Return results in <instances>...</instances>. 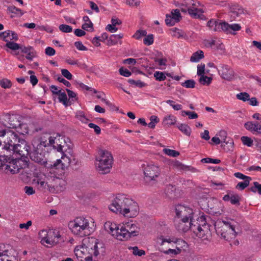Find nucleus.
Here are the masks:
<instances>
[{
	"instance_id": "nucleus-18",
	"label": "nucleus",
	"mask_w": 261,
	"mask_h": 261,
	"mask_svg": "<svg viewBox=\"0 0 261 261\" xmlns=\"http://www.w3.org/2000/svg\"><path fill=\"white\" fill-rule=\"evenodd\" d=\"M217 70L219 75L224 80L230 81L234 77L233 70L227 65L220 64Z\"/></svg>"
},
{
	"instance_id": "nucleus-38",
	"label": "nucleus",
	"mask_w": 261,
	"mask_h": 261,
	"mask_svg": "<svg viewBox=\"0 0 261 261\" xmlns=\"http://www.w3.org/2000/svg\"><path fill=\"white\" fill-rule=\"evenodd\" d=\"M8 10L9 12L14 13L18 16H21L24 14V12L22 11L14 6H10L8 7Z\"/></svg>"
},
{
	"instance_id": "nucleus-36",
	"label": "nucleus",
	"mask_w": 261,
	"mask_h": 261,
	"mask_svg": "<svg viewBox=\"0 0 261 261\" xmlns=\"http://www.w3.org/2000/svg\"><path fill=\"white\" fill-rule=\"evenodd\" d=\"M123 37V34L122 33L118 35H112L109 37L108 41L110 45H115L118 43L119 41Z\"/></svg>"
},
{
	"instance_id": "nucleus-22",
	"label": "nucleus",
	"mask_w": 261,
	"mask_h": 261,
	"mask_svg": "<svg viewBox=\"0 0 261 261\" xmlns=\"http://www.w3.org/2000/svg\"><path fill=\"white\" fill-rule=\"evenodd\" d=\"M65 138L59 134L53 135L48 138V144L58 150V148L63 144Z\"/></svg>"
},
{
	"instance_id": "nucleus-29",
	"label": "nucleus",
	"mask_w": 261,
	"mask_h": 261,
	"mask_svg": "<svg viewBox=\"0 0 261 261\" xmlns=\"http://www.w3.org/2000/svg\"><path fill=\"white\" fill-rule=\"evenodd\" d=\"M74 252L77 258H81L83 260H84L86 256H88V252L85 243L82 246L76 247Z\"/></svg>"
},
{
	"instance_id": "nucleus-34",
	"label": "nucleus",
	"mask_w": 261,
	"mask_h": 261,
	"mask_svg": "<svg viewBox=\"0 0 261 261\" xmlns=\"http://www.w3.org/2000/svg\"><path fill=\"white\" fill-rule=\"evenodd\" d=\"M75 117L83 123H87L89 121L88 117L86 116L85 113L82 111H77L75 113Z\"/></svg>"
},
{
	"instance_id": "nucleus-20",
	"label": "nucleus",
	"mask_w": 261,
	"mask_h": 261,
	"mask_svg": "<svg viewBox=\"0 0 261 261\" xmlns=\"http://www.w3.org/2000/svg\"><path fill=\"white\" fill-rule=\"evenodd\" d=\"M175 225L178 231L182 232H187L195 227V225L193 226L192 220L176 219Z\"/></svg>"
},
{
	"instance_id": "nucleus-17",
	"label": "nucleus",
	"mask_w": 261,
	"mask_h": 261,
	"mask_svg": "<svg viewBox=\"0 0 261 261\" xmlns=\"http://www.w3.org/2000/svg\"><path fill=\"white\" fill-rule=\"evenodd\" d=\"M12 151L21 157L29 155L31 152L30 147L27 142L23 139H20Z\"/></svg>"
},
{
	"instance_id": "nucleus-39",
	"label": "nucleus",
	"mask_w": 261,
	"mask_h": 261,
	"mask_svg": "<svg viewBox=\"0 0 261 261\" xmlns=\"http://www.w3.org/2000/svg\"><path fill=\"white\" fill-rule=\"evenodd\" d=\"M58 99L60 102L67 107L69 105L68 98L65 92H60L59 94Z\"/></svg>"
},
{
	"instance_id": "nucleus-11",
	"label": "nucleus",
	"mask_w": 261,
	"mask_h": 261,
	"mask_svg": "<svg viewBox=\"0 0 261 261\" xmlns=\"http://www.w3.org/2000/svg\"><path fill=\"white\" fill-rule=\"evenodd\" d=\"M143 172L147 180L154 181L161 175L162 171L158 164L151 162L144 165Z\"/></svg>"
},
{
	"instance_id": "nucleus-54",
	"label": "nucleus",
	"mask_w": 261,
	"mask_h": 261,
	"mask_svg": "<svg viewBox=\"0 0 261 261\" xmlns=\"http://www.w3.org/2000/svg\"><path fill=\"white\" fill-rule=\"evenodd\" d=\"M143 39V43L145 45H150L153 43V36L152 34L145 36Z\"/></svg>"
},
{
	"instance_id": "nucleus-24",
	"label": "nucleus",
	"mask_w": 261,
	"mask_h": 261,
	"mask_svg": "<svg viewBox=\"0 0 261 261\" xmlns=\"http://www.w3.org/2000/svg\"><path fill=\"white\" fill-rule=\"evenodd\" d=\"M241 27L238 23L229 24L225 22H223L222 31L227 34L236 35V32L240 31Z\"/></svg>"
},
{
	"instance_id": "nucleus-3",
	"label": "nucleus",
	"mask_w": 261,
	"mask_h": 261,
	"mask_svg": "<svg viewBox=\"0 0 261 261\" xmlns=\"http://www.w3.org/2000/svg\"><path fill=\"white\" fill-rule=\"evenodd\" d=\"M71 232L79 237H84L89 236L92 231L90 226V221L84 217H77L68 224Z\"/></svg>"
},
{
	"instance_id": "nucleus-8",
	"label": "nucleus",
	"mask_w": 261,
	"mask_h": 261,
	"mask_svg": "<svg viewBox=\"0 0 261 261\" xmlns=\"http://www.w3.org/2000/svg\"><path fill=\"white\" fill-rule=\"evenodd\" d=\"M88 252V256L81 259L80 261H92V256L96 257L104 252L103 245L94 238L88 239V242L85 243Z\"/></svg>"
},
{
	"instance_id": "nucleus-10",
	"label": "nucleus",
	"mask_w": 261,
	"mask_h": 261,
	"mask_svg": "<svg viewBox=\"0 0 261 261\" xmlns=\"http://www.w3.org/2000/svg\"><path fill=\"white\" fill-rule=\"evenodd\" d=\"M129 199L130 197L125 194L117 195L109 205L110 210L116 214H121Z\"/></svg>"
},
{
	"instance_id": "nucleus-44",
	"label": "nucleus",
	"mask_w": 261,
	"mask_h": 261,
	"mask_svg": "<svg viewBox=\"0 0 261 261\" xmlns=\"http://www.w3.org/2000/svg\"><path fill=\"white\" fill-rule=\"evenodd\" d=\"M150 122L148 124H147V125L151 128H154L156 124L159 122V118L155 115L151 116L150 117Z\"/></svg>"
},
{
	"instance_id": "nucleus-55",
	"label": "nucleus",
	"mask_w": 261,
	"mask_h": 261,
	"mask_svg": "<svg viewBox=\"0 0 261 261\" xmlns=\"http://www.w3.org/2000/svg\"><path fill=\"white\" fill-rule=\"evenodd\" d=\"M195 82L193 80H186L184 83L181 84L183 87L187 88H193L195 87Z\"/></svg>"
},
{
	"instance_id": "nucleus-48",
	"label": "nucleus",
	"mask_w": 261,
	"mask_h": 261,
	"mask_svg": "<svg viewBox=\"0 0 261 261\" xmlns=\"http://www.w3.org/2000/svg\"><path fill=\"white\" fill-rule=\"evenodd\" d=\"M0 85L5 89L10 88L12 86V83L7 79H3L0 81Z\"/></svg>"
},
{
	"instance_id": "nucleus-30",
	"label": "nucleus",
	"mask_w": 261,
	"mask_h": 261,
	"mask_svg": "<svg viewBox=\"0 0 261 261\" xmlns=\"http://www.w3.org/2000/svg\"><path fill=\"white\" fill-rule=\"evenodd\" d=\"M21 50L22 53L27 54L25 58L30 61H32L35 56L36 52L34 49L30 46H22Z\"/></svg>"
},
{
	"instance_id": "nucleus-61",
	"label": "nucleus",
	"mask_w": 261,
	"mask_h": 261,
	"mask_svg": "<svg viewBox=\"0 0 261 261\" xmlns=\"http://www.w3.org/2000/svg\"><path fill=\"white\" fill-rule=\"evenodd\" d=\"M171 16H172L175 20H176L177 22L179 21L180 18L181 17L179 11L177 9L173 10L171 12Z\"/></svg>"
},
{
	"instance_id": "nucleus-37",
	"label": "nucleus",
	"mask_w": 261,
	"mask_h": 261,
	"mask_svg": "<svg viewBox=\"0 0 261 261\" xmlns=\"http://www.w3.org/2000/svg\"><path fill=\"white\" fill-rule=\"evenodd\" d=\"M178 129L185 135L189 136L191 134V129L189 126L185 123H181L177 126Z\"/></svg>"
},
{
	"instance_id": "nucleus-9",
	"label": "nucleus",
	"mask_w": 261,
	"mask_h": 261,
	"mask_svg": "<svg viewBox=\"0 0 261 261\" xmlns=\"http://www.w3.org/2000/svg\"><path fill=\"white\" fill-rule=\"evenodd\" d=\"M0 137H2L1 140L4 143V144H2V149L10 151L13 150L14 146L19 139L17 135L10 130L0 132Z\"/></svg>"
},
{
	"instance_id": "nucleus-41",
	"label": "nucleus",
	"mask_w": 261,
	"mask_h": 261,
	"mask_svg": "<svg viewBox=\"0 0 261 261\" xmlns=\"http://www.w3.org/2000/svg\"><path fill=\"white\" fill-rule=\"evenodd\" d=\"M17 131L22 134L24 135L27 134L29 133V128L27 124L25 123H20V125L16 128Z\"/></svg>"
},
{
	"instance_id": "nucleus-5",
	"label": "nucleus",
	"mask_w": 261,
	"mask_h": 261,
	"mask_svg": "<svg viewBox=\"0 0 261 261\" xmlns=\"http://www.w3.org/2000/svg\"><path fill=\"white\" fill-rule=\"evenodd\" d=\"M180 240L174 237L164 236L162 234L159 235L156 239V244L161 247L160 250L166 254L177 255L181 252V249L176 247L175 249H164V246L167 244L168 246L173 244H176Z\"/></svg>"
},
{
	"instance_id": "nucleus-40",
	"label": "nucleus",
	"mask_w": 261,
	"mask_h": 261,
	"mask_svg": "<svg viewBox=\"0 0 261 261\" xmlns=\"http://www.w3.org/2000/svg\"><path fill=\"white\" fill-rule=\"evenodd\" d=\"M253 186L249 189V190L253 193L257 192L258 194L261 195V184L257 181L253 182Z\"/></svg>"
},
{
	"instance_id": "nucleus-4",
	"label": "nucleus",
	"mask_w": 261,
	"mask_h": 261,
	"mask_svg": "<svg viewBox=\"0 0 261 261\" xmlns=\"http://www.w3.org/2000/svg\"><path fill=\"white\" fill-rule=\"evenodd\" d=\"M237 223L233 220L219 221L215 225L216 231L226 240L234 238L237 234L236 228Z\"/></svg>"
},
{
	"instance_id": "nucleus-12",
	"label": "nucleus",
	"mask_w": 261,
	"mask_h": 261,
	"mask_svg": "<svg viewBox=\"0 0 261 261\" xmlns=\"http://www.w3.org/2000/svg\"><path fill=\"white\" fill-rule=\"evenodd\" d=\"M39 236L42 238L41 241L51 245L58 243L61 239L60 233L58 231L42 230L39 232Z\"/></svg>"
},
{
	"instance_id": "nucleus-23",
	"label": "nucleus",
	"mask_w": 261,
	"mask_h": 261,
	"mask_svg": "<svg viewBox=\"0 0 261 261\" xmlns=\"http://www.w3.org/2000/svg\"><path fill=\"white\" fill-rule=\"evenodd\" d=\"M73 144L69 140V139H65L63 142V144L58 148V152H62V154H69L70 156H73Z\"/></svg>"
},
{
	"instance_id": "nucleus-28",
	"label": "nucleus",
	"mask_w": 261,
	"mask_h": 261,
	"mask_svg": "<svg viewBox=\"0 0 261 261\" xmlns=\"http://www.w3.org/2000/svg\"><path fill=\"white\" fill-rule=\"evenodd\" d=\"M172 37L178 39H188V35L182 30L177 28H173L170 30Z\"/></svg>"
},
{
	"instance_id": "nucleus-2",
	"label": "nucleus",
	"mask_w": 261,
	"mask_h": 261,
	"mask_svg": "<svg viewBox=\"0 0 261 261\" xmlns=\"http://www.w3.org/2000/svg\"><path fill=\"white\" fill-rule=\"evenodd\" d=\"M113 162V156L110 151L102 149L98 150L95 156V166L99 173L106 174L110 173Z\"/></svg>"
},
{
	"instance_id": "nucleus-15",
	"label": "nucleus",
	"mask_w": 261,
	"mask_h": 261,
	"mask_svg": "<svg viewBox=\"0 0 261 261\" xmlns=\"http://www.w3.org/2000/svg\"><path fill=\"white\" fill-rule=\"evenodd\" d=\"M205 9L204 5L200 2H195L188 8V12L194 18L202 19L204 16L203 13L205 12Z\"/></svg>"
},
{
	"instance_id": "nucleus-56",
	"label": "nucleus",
	"mask_w": 261,
	"mask_h": 261,
	"mask_svg": "<svg viewBox=\"0 0 261 261\" xmlns=\"http://www.w3.org/2000/svg\"><path fill=\"white\" fill-rule=\"evenodd\" d=\"M147 32L145 30H138L133 35V37L136 39H140L143 36H146Z\"/></svg>"
},
{
	"instance_id": "nucleus-50",
	"label": "nucleus",
	"mask_w": 261,
	"mask_h": 261,
	"mask_svg": "<svg viewBox=\"0 0 261 261\" xmlns=\"http://www.w3.org/2000/svg\"><path fill=\"white\" fill-rule=\"evenodd\" d=\"M163 152L166 154H167L169 156H173V157H176L178 155H179V152H178L176 150H174L167 149V148L164 149Z\"/></svg>"
},
{
	"instance_id": "nucleus-63",
	"label": "nucleus",
	"mask_w": 261,
	"mask_h": 261,
	"mask_svg": "<svg viewBox=\"0 0 261 261\" xmlns=\"http://www.w3.org/2000/svg\"><path fill=\"white\" fill-rule=\"evenodd\" d=\"M10 33H11V31L10 30L2 32L0 34V37L3 38L5 41L8 42V41H9Z\"/></svg>"
},
{
	"instance_id": "nucleus-57",
	"label": "nucleus",
	"mask_w": 261,
	"mask_h": 261,
	"mask_svg": "<svg viewBox=\"0 0 261 261\" xmlns=\"http://www.w3.org/2000/svg\"><path fill=\"white\" fill-rule=\"evenodd\" d=\"M154 76L155 80L159 81H164L166 79V75L165 74L160 71H155L154 73Z\"/></svg>"
},
{
	"instance_id": "nucleus-35",
	"label": "nucleus",
	"mask_w": 261,
	"mask_h": 261,
	"mask_svg": "<svg viewBox=\"0 0 261 261\" xmlns=\"http://www.w3.org/2000/svg\"><path fill=\"white\" fill-rule=\"evenodd\" d=\"M204 58V53L201 50H198L194 53L190 58V61L192 62H198L199 60Z\"/></svg>"
},
{
	"instance_id": "nucleus-16",
	"label": "nucleus",
	"mask_w": 261,
	"mask_h": 261,
	"mask_svg": "<svg viewBox=\"0 0 261 261\" xmlns=\"http://www.w3.org/2000/svg\"><path fill=\"white\" fill-rule=\"evenodd\" d=\"M200 219L203 221L204 223L201 225H198L196 229L194 227L193 230L198 238L203 240H207L211 234L209 226L206 224L204 217L202 216L200 217Z\"/></svg>"
},
{
	"instance_id": "nucleus-1",
	"label": "nucleus",
	"mask_w": 261,
	"mask_h": 261,
	"mask_svg": "<svg viewBox=\"0 0 261 261\" xmlns=\"http://www.w3.org/2000/svg\"><path fill=\"white\" fill-rule=\"evenodd\" d=\"M55 172V169L51 168L47 175L37 173L33 179V184L40 191L48 189L51 191L52 189L63 190L64 181Z\"/></svg>"
},
{
	"instance_id": "nucleus-46",
	"label": "nucleus",
	"mask_w": 261,
	"mask_h": 261,
	"mask_svg": "<svg viewBox=\"0 0 261 261\" xmlns=\"http://www.w3.org/2000/svg\"><path fill=\"white\" fill-rule=\"evenodd\" d=\"M241 140L244 145L248 147H251L253 145V140L247 136H242L241 138Z\"/></svg>"
},
{
	"instance_id": "nucleus-32",
	"label": "nucleus",
	"mask_w": 261,
	"mask_h": 261,
	"mask_svg": "<svg viewBox=\"0 0 261 261\" xmlns=\"http://www.w3.org/2000/svg\"><path fill=\"white\" fill-rule=\"evenodd\" d=\"M83 19L85 23L82 24V28L86 31H93L94 30L93 24L90 21L89 17L88 16H85Z\"/></svg>"
},
{
	"instance_id": "nucleus-19",
	"label": "nucleus",
	"mask_w": 261,
	"mask_h": 261,
	"mask_svg": "<svg viewBox=\"0 0 261 261\" xmlns=\"http://www.w3.org/2000/svg\"><path fill=\"white\" fill-rule=\"evenodd\" d=\"M73 158L74 154H73V156H70L69 154H62L61 159L57 160L51 168H54L55 171L58 168L64 170L69 167L71 161V158Z\"/></svg>"
},
{
	"instance_id": "nucleus-43",
	"label": "nucleus",
	"mask_w": 261,
	"mask_h": 261,
	"mask_svg": "<svg viewBox=\"0 0 261 261\" xmlns=\"http://www.w3.org/2000/svg\"><path fill=\"white\" fill-rule=\"evenodd\" d=\"M6 46L12 50H16L19 49H21L22 46H20L19 44L12 41H8L6 44Z\"/></svg>"
},
{
	"instance_id": "nucleus-26",
	"label": "nucleus",
	"mask_w": 261,
	"mask_h": 261,
	"mask_svg": "<svg viewBox=\"0 0 261 261\" xmlns=\"http://www.w3.org/2000/svg\"><path fill=\"white\" fill-rule=\"evenodd\" d=\"M29 155L32 161L41 165L46 166L47 162L42 154L39 153L36 150H35L34 151L30 152Z\"/></svg>"
},
{
	"instance_id": "nucleus-59",
	"label": "nucleus",
	"mask_w": 261,
	"mask_h": 261,
	"mask_svg": "<svg viewBox=\"0 0 261 261\" xmlns=\"http://www.w3.org/2000/svg\"><path fill=\"white\" fill-rule=\"evenodd\" d=\"M202 162H204L205 163H212V164H219L221 162V161L219 159H212L210 158H206L202 159L201 160Z\"/></svg>"
},
{
	"instance_id": "nucleus-51",
	"label": "nucleus",
	"mask_w": 261,
	"mask_h": 261,
	"mask_svg": "<svg viewBox=\"0 0 261 261\" xmlns=\"http://www.w3.org/2000/svg\"><path fill=\"white\" fill-rule=\"evenodd\" d=\"M60 31L63 33H70L72 31V28L67 24H61L59 27Z\"/></svg>"
},
{
	"instance_id": "nucleus-60",
	"label": "nucleus",
	"mask_w": 261,
	"mask_h": 261,
	"mask_svg": "<svg viewBox=\"0 0 261 261\" xmlns=\"http://www.w3.org/2000/svg\"><path fill=\"white\" fill-rule=\"evenodd\" d=\"M240 198L239 195L238 194H233V193L231 194V197H230V202L232 204H239Z\"/></svg>"
},
{
	"instance_id": "nucleus-27",
	"label": "nucleus",
	"mask_w": 261,
	"mask_h": 261,
	"mask_svg": "<svg viewBox=\"0 0 261 261\" xmlns=\"http://www.w3.org/2000/svg\"><path fill=\"white\" fill-rule=\"evenodd\" d=\"M244 127L253 134H261V124L258 122L248 121L245 123Z\"/></svg>"
},
{
	"instance_id": "nucleus-13",
	"label": "nucleus",
	"mask_w": 261,
	"mask_h": 261,
	"mask_svg": "<svg viewBox=\"0 0 261 261\" xmlns=\"http://www.w3.org/2000/svg\"><path fill=\"white\" fill-rule=\"evenodd\" d=\"M175 213L177 219L192 220L193 210L190 207L179 204L175 207Z\"/></svg>"
},
{
	"instance_id": "nucleus-25",
	"label": "nucleus",
	"mask_w": 261,
	"mask_h": 261,
	"mask_svg": "<svg viewBox=\"0 0 261 261\" xmlns=\"http://www.w3.org/2000/svg\"><path fill=\"white\" fill-rule=\"evenodd\" d=\"M5 118L8 120V124L6 125L8 127L16 129L20 125L18 116L16 115H10L7 114L5 115Z\"/></svg>"
},
{
	"instance_id": "nucleus-42",
	"label": "nucleus",
	"mask_w": 261,
	"mask_h": 261,
	"mask_svg": "<svg viewBox=\"0 0 261 261\" xmlns=\"http://www.w3.org/2000/svg\"><path fill=\"white\" fill-rule=\"evenodd\" d=\"M128 82L133 85H134L135 87L143 88L145 87L147 85L146 83L142 82L140 80L135 81L133 79H129Z\"/></svg>"
},
{
	"instance_id": "nucleus-49",
	"label": "nucleus",
	"mask_w": 261,
	"mask_h": 261,
	"mask_svg": "<svg viewBox=\"0 0 261 261\" xmlns=\"http://www.w3.org/2000/svg\"><path fill=\"white\" fill-rule=\"evenodd\" d=\"M251 179H246L243 182H239L236 186V188L240 190H243L249 185Z\"/></svg>"
},
{
	"instance_id": "nucleus-31",
	"label": "nucleus",
	"mask_w": 261,
	"mask_h": 261,
	"mask_svg": "<svg viewBox=\"0 0 261 261\" xmlns=\"http://www.w3.org/2000/svg\"><path fill=\"white\" fill-rule=\"evenodd\" d=\"M222 24L223 22H218L214 19H211L207 22V27L214 31H222Z\"/></svg>"
},
{
	"instance_id": "nucleus-21",
	"label": "nucleus",
	"mask_w": 261,
	"mask_h": 261,
	"mask_svg": "<svg viewBox=\"0 0 261 261\" xmlns=\"http://www.w3.org/2000/svg\"><path fill=\"white\" fill-rule=\"evenodd\" d=\"M121 225V224L117 225V224L115 223L107 222L105 223L104 226L105 229L107 231L111 233L116 239L119 240L118 236L122 234L120 232Z\"/></svg>"
},
{
	"instance_id": "nucleus-45",
	"label": "nucleus",
	"mask_w": 261,
	"mask_h": 261,
	"mask_svg": "<svg viewBox=\"0 0 261 261\" xmlns=\"http://www.w3.org/2000/svg\"><path fill=\"white\" fill-rule=\"evenodd\" d=\"M181 115L182 116H185L186 115L188 116L189 119H195L198 118V115L194 112L191 111H181Z\"/></svg>"
},
{
	"instance_id": "nucleus-7",
	"label": "nucleus",
	"mask_w": 261,
	"mask_h": 261,
	"mask_svg": "<svg viewBox=\"0 0 261 261\" xmlns=\"http://www.w3.org/2000/svg\"><path fill=\"white\" fill-rule=\"evenodd\" d=\"M140 227L136 223L130 220L123 223L120 226V232L121 234L118 236L119 240H127L132 237H135L139 234Z\"/></svg>"
},
{
	"instance_id": "nucleus-6",
	"label": "nucleus",
	"mask_w": 261,
	"mask_h": 261,
	"mask_svg": "<svg viewBox=\"0 0 261 261\" xmlns=\"http://www.w3.org/2000/svg\"><path fill=\"white\" fill-rule=\"evenodd\" d=\"M0 160V169L6 174H14L18 173L21 167L19 161L7 155H2Z\"/></svg>"
},
{
	"instance_id": "nucleus-14",
	"label": "nucleus",
	"mask_w": 261,
	"mask_h": 261,
	"mask_svg": "<svg viewBox=\"0 0 261 261\" xmlns=\"http://www.w3.org/2000/svg\"><path fill=\"white\" fill-rule=\"evenodd\" d=\"M139 211V207L138 203L130 198L121 215L129 218H134L138 215Z\"/></svg>"
},
{
	"instance_id": "nucleus-53",
	"label": "nucleus",
	"mask_w": 261,
	"mask_h": 261,
	"mask_svg": "<svg viewBox=\"0 0 261 261\" xmlns=\"http://www.w3.org/2000/svg\"><path fill=\"white\" fill-rule=\"evenodd\" d=\"M200 77L199 79V82L202 85H209L212 80V79L210 77L205 76L204 75H200Z\"/></svg>"
},
{
	"instance_id": "nucleus-62",
	"label": "nucleus",
	"mask_w": 261,
	"mask_h": 261,
	"mask_svg": "<svg viewBox=\"0 0 261 261\" xmlns=\"http://www.w3.org/2000/svg\"><path fill=\"white\" fill-rule=\"evenodd\" d=\"M132 249L133 250V253L135 255L141 256L145 254V252L143 250H140L136 246L132 247Z\"/></svg>"
},
{
	"instance_id": "nucleus-64",
	"label": "nucleus",
	"mask_w": 261,
	"mask_h": 261,
	"mask_svg": "<svg viewBox=\"0 0 261 261\" xmlns=\"http://www.w3.org/2000/svg\"><path fill=\"white\" fill-rule=\"evenodd\" d=\"M61 73L64 77L68 80H71L72 79L73 76L72 74L67 69H61Z\"/></svg>"
},
{
	"instance_id": "nucleus-47",
	"label": "nucleus",
	"mask_w": 261,
	"mask_h": 261,
	"mask_svg": "<svg viewBox=\"0 0 261 261\" xmlns=\"http://www.w3.org/2000/svg\"><path fill=\"white\" fill-rule=\"evenodd\" d=\"M249 94L246 92H241L236 95L237 99L243 101H248L249 99Z\"/></svg>"
},
{
	"instance_id": "nucleus-58",
	"label": "nucleus",
	"mask_w": 261,
	"mask_h": 261,
	"mask_svg": "<svg viewBox=\"0 0 261 261\" xmlns=\"http://www.w3.org/2000/svg\"><path fill=\"white\" fill-rule=\"evenodd\" d=\"M165 22L166 24L169 26H173L177 22L176 20L170 15H166Z\"/></svg>"
},
{
	"instance_id": "nucleus-33",
	"label": "nucleus",
	"mask_w": 261,
	"mask_h": 261,
	"mask_svg": "<svg viewBox=\"0 0 261 261\" xmlns=\"http://www.w3.org/2000/svg\"><path fill=\"white\" fill-rule=\"evenodd\" d=\"M176 118L173 115H169L163 119V123L164 125L170 126L176 122Z\"/></svg>"
},
{
	"instance_id": "nucleus-52",
	"label": "nucleus",
	"mask_w": 261,
	"mask_h": 261,
	"mask_svg": "<svg viewBox=\"0 0 261 261\" xmlns=\"http://www.w3.org/2000/svg\"><path fill=\"white\" fill-rule=\"evenodd\" d=\"M166 102L171 106L174 110L178 111L182 109V106L181 105L175 103V101L172 100H168Z\"/></svg>"
}]
</instances>
